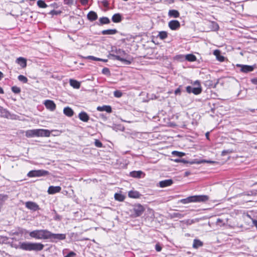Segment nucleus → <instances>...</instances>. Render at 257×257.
Instances as JSON below:
<instances>
[{
  "label": "nucleus",
  "mask_w": 257,
  "mask_h": 257,
  "mask_svg": "<svg viewBox=\"0 0 257 257\" xmlns=\"http://www.w3.org/2000/svg\"><path fill=\"white\" fill-rule=\"evenodd\" d=\"M112 52H114L116 54V55L117 56H118L120 58H124V57H125L126 56H127L126 52L124 50H123L122 49H115V50H112Z\"/></svg>",
  "instance_id": "5701e85b"
},
{
  "label": "nucleus",
  "mask_w": 257,
  "mask_h": 257,
  "mask_svg": "<svg viewBox=\"0 0 257 257\" xmlns=\"http://www.w3.org/2000/svg\"><path fill=\"white\" fill-rule=\"evenodd\" d=\"M76 253L73 251H70L65 257H75Z\"/></svg>",
  "instance_id": "5fc2aeb1"
},
{
  "label": "nucleus",
  "mask_w": 257,
  "mask_h": 257,
  "mask_svg": "<svg viewBox=\"0 0 257 257\" xmlns=\"http://www.w3.org/2000/svg\"><path fill=\"white\" fill-rule=\"evenodd\" d=\"M61 188L60 186H50L48 189V193L49 194H54L60 192Z\"/></svg>",
  "instance_id": "dca6fc26"
},
{
  "label": "nucleus",
  "mask_w": 257,
  "mask_h": 257,
  "mask_svg": "<svg viewBox=\"0 0 257 257\" xmlns=\"http://www.w3.org/2000/svg\"><path fill=\"white\" fill-rule=\"evenodd\" d=\"M174 217H178L179 218H183L184 216V215L180 213H174L173 214Z\"/></svg>",
  "instance_id": "3c124183"
},
{
  "label": "nucleus",
  "mask_w": 257,
  "mask_h": 257,
  "mask_svg": "<svg viewBox=\"0 0 257 257\" xmlns=\"http://www.w3.org/2000/svg\"><path fill=\"white\" fill-rule=\"evenodd\" d=\"M190 174V172L186 171V172H185V176H189Z\"/></svg>",
  "instance_id": "774afa93"
},
{
  "label": "nucleus",
  "mask_w": 257,
  "mask_h": 257,
  "mask_svg": "<svg viewBox=\"0 0 257 257\" xmlns=\"http://www.w3.org/2000/svg\"><path fill=\"white\" fill-rule=\"evenodd\" d=\"M117 32L118 31L116 29H108L102 31L101 33L103 35H111L116 34Z\"/></svg>",
  "instance_id": "a878e982"
},
{
  "label": "nucleus",
  "mask_w": 257,
  "mask_h": 257,
  "mask_svg": "<svg viewBox=\"0 0 257 257\" xmlns=\"http://www.w3.org/2000/svg\"><path fill=\"white\" fill-rule=\"evenodd\" d=\"M155 249H156L157 251L160 252V251H161L162 248V246L160 245V244L159 243H157L155 245Z\"/></svg>",
  "instance_id": "603ef678"
},
{
  "label": "nucleus",
  "mask_w": 257,
  "mask_h": 257,
  "mask_svg": "<svg viewBox=\"0 0 257 257\" xmlns=\"http://www.w3.org/2000/svg\"><path fill=\"white\" fill-rule=\"evenodd\" d=\"M211 26H212V29L213 31H217V30H218V29L219 28V26L217 24V23L216 22H212Z\"/></svg>",
  "instance_id": "c03bdc74"
},
{
  "label": "nucleus",
  "mask_w": 257,
  "mask_h": 257,
  "mask_svg": "<svg viewBox=\"0 0 257 257\" xmlns=\"http://www.w3.org/2000/svg\"><path fill=\"white\" fill-rule=\"evenodd\" d=\"M194 222H195V221L193 219L188 220L187 221V224H191L192 223H194Z\"/></svg>",
  "instance_id": "680f3d73"
},
{
  "label": "nucleus",
  "mask_w": 257,
  "mask_h": 257,
  "mask_svg": "<svg viewBox=\"0 0 257 257\" xmlns=\"http://www.w3.org/2000/svg\"><path fill=\"white\" fill-rule=\"evenodd\" d=\"M228 153V151L224 150L222 152V155L224 156Z\"/></svg>",
  "instance_id": "69168bd1"
},
{
  "label": "nucleus",
  "mask_w": 257,
  "mask_h": 257,
  "mask_svg": "<svg viewBox=\"0 0 257 257\" xmlns=\"http://www.w3.org/2000/svg\"><path fill=\"white\" fill-rule=\"evenodd\" d=\"M143 172L141 171H134L130 172V176L134 178H140L141 175L143 174Z\"/></svg>",
  "instance_id": "c756f323"
},
{
  "label": "nucleus",
  "mask_w": 257,
  "mask_h": 257,
  "mask_svg": "<svg viewBox=\"0 0 257 257\" xmlns=\"http://www.w3.org/2000/svg\"><path fill=\"white\" fill-rule=\"evenodd\" d=\"M172 154L174 156L182 157L185 155V154L183 152H178L176 151H173Z\"/></svg>",
  "instance_id": "79ce46f5"
},
{
  "label": "nucleus",
  "mask_w": 257,
  "mask_h": 257,
  "mask_svg": "<svg viewBox=\"0 0 257 257\" xmlns=\"http://www.w3.org/2000/svg\"><path fill=\"white\" fill-rule=\"evenodd\" d=\"M62 13L61 11H55L54 10H51L49 13V14L51 15L52 16L54 15H60Z\"/></svg>",
  "instance_id": "37998d69"
},
{
  "label": "nucleus",
  "mask_w": 257,
  "mask_h": 257,
  "mask_svg": "<svg viewBox=\"0 0 257 257\" xmlns=\"http://www.w3.org/2000/svg\"><path fill=\"white\" fill-rule=\"evenodd\" d=\"M37 4L38 6L41 8H46L48 7V6L43 0H38Z\"/></svg>",
  "instance_id": "c9c22d12"
},
{
  "label": "nucleus",
  "mask_w": 257,
  "mask_h": 257,
  "mask_svg": "<svg viewBox=\"0 0 257 257\" xmlns=\"http://www.w3.org/2000/svg\"><path fill=\"white\" fill-rule=\"evenodd\" d=\"M9 197L8 195L6 194H0V203H1L3 205L5 201H6L8 199Z\"/></svg>",
  "instance_id": "ea45409f"
},
{
  "label": "nucleus",
  "mask_w": 257,
  "mask_h": 257,
  "mask_svg": "<svg viewBox=\"0 0 257 257\" xmlns=\"http://www.w3.org/2000/svg\"><path fill=\"white\" fill-rule=\"evenodd\" d=\"M101 4L105 8H108L109 7V3L107 0H102Z\"/></svg>",
  "instance_id": "8fccbe9b"
},
{
  "label": "nucleus",
  "mask_w": 257,
  "mask_h": 257,
  "mask_svg": "<svg viewBox=\"0 0 257 257\" xmlns=\"http://www.w3.org/2000/svg\"><path fill=\"white\" fill-rule=\"evenodd\" d=\"M252 223L253 225L256 227L257 229V220H253L252 221Z\"/></svg>",
  "instance_id": "0e129e2a"
},
{
  "label": "nucleus",
  "mask_w": 257,
  "mask_h": 257,
  "mask_svg": "<svg viewBox=\"0 0 257 257\" xmlns=\"http://www.w3.org/2000/svg\"><path fill=\"white\" fill-rule=\"evenodd\" d=\"M44 245L39 242H20L19 248L26 251H39L43 249Z\"/></svg>",
  "instance_id": "f257e3e1"
},
{
  "label": "nucleus",
  "mask_w": 257,
  "mask_h": 257,
  "mask_svg": "<svg viewBox=\"0 0 257 257\" xmlns=\"http://www.w3.org/2000/svg\"><path fill=\"white\" fill-rule=\"evenodd\" d=\"M169 28L173 31L180 29L181 25L180 22L177 20H171L168 23Z\"/></svg>",
  "instance_id": "9b49d317"
},
{
  "label": "nucleus",
  "mask_w": 257,
  "mask_h": 257,
  "mask_svg": "<svg viewBox=\"0 0 257 257\" xmlns=\"http://www.w3.org/2000/svg\"><path fill=\"white\" fill-rule=\"evenodd\" d=\"M63 113L65 115L68 117H72L74 114V111L70 107L67 106L64 107Z\"/></svg>",
  "instance_id": "b1692460"
},
{
  "label": "nucleus",
  "mask_w": 257,
  "mask_h": 257,
  "mask_svg": "<svg viewBox=\"0 0 257 257\" xmlns=\"http://www.w3.org/2000/svg\"><path fill=\"white\" fill-rule=\"evenodd\" d=\"M102 73L106 76H109L111 75V73L109 68L104 67L102 70Z\"/></svg>",
  "instance_id": "a19ab883"
},
{
  "label": "nucleus",
  "mask_w": 257,
  "mask_h": 257,
  "mask_svg": "<svg viewBox=\"0 0 257 257\" xmlns=\"http://www.w3.org/2000/svg\"><path fill=\"white\" fill-rule=\"evenodd\" d=\"M108 57L113 60H117L120 61L126 64H130L131 63V62L130 61L126 60L125 58H120L118 56H117L116 54H109L108 55Z\"/></svg>",
  "instance_id": "f8f14e48"
},
{
  "label": "nucleus",
  "mask_w": 257,
  "mask_h": 257,
  "mask_svg": "<svg viewBox=\"0 0 257 257\" xmlns=\"http://www.w3.org/2000/svg\"><path fill=\"white\" fill-rule=\"evenodd\" d=\"M209 199V196L206 195H194L181 199L180 202L183 204H187L190 202H205Z\"/></svg>",
  "instance_id": "7ed1b4c3"
},
{
  "label": "nucleus",
  "mask_w": 257,
  "mask_h": 257,
  "mask_svg": "<svg viewBox=\"0 0 257 257\" xmlns=\"http://www.w3.org/2000/svg\"><path fill=\"white\" fill-rule=\"evenodd\" d=\"M66 238V234L63 233H53L49 231L48 239H50L52 242H57L59 240H64Z\"/></svg>",
  "instance_id": "39448f33"
},
{
  "label": "nucleus",
  "mask_w": 257,
  "mask_h": 257,
  "mask_svg": "<svg viewBox=\"0 0 257 257\" xmlns=\"http://www.w3.org/2000/svg\"><path fill=\"white\" fill-rule=\"evenodd\" d=\"M49 6L54 9H57L59 7V5L58 3H53L49 5Z\"/></svg>",
  "instance_id": "864d4df0"
},
{
  "label": "nucleus",
  "mask_w": 257,
  "mask_h": 257,
  "mask_svg": "<svg viewBox=\"0 0 257 257\" xmlns=\"http://www.w3.org/2000/svg\"><path fill=\"white\" fill-rule=\"evenodd\" d=\"M51 132L48 130L34 129L28 130L26 132V136L28 138L33 137H49Z\"/></svg>",
  "instance_id": "f03ea898"
},
{
  "label": "nucleus",
  "mask_w": 257,
  "mask_h": 257,
  "mask_svg": "<svg viewBox=\"0 0 257 257\" xmlns=\"http://www.w3.org/2000/svg\"><path fill=\"white\" fill-rule=\"evenodd\" d=\"M110 23V20L108 17H102L99 19L98 21L95 23L96 25L99 26H103V25L109 24Z\"/></svg>",
  "instance_id": "ddd939ff"
},
{
  "label": "nucleus",
  "mask_w": 257,
  "mask_h": 257,
  "mask_svg": "<svg viewBox=\"0 0 257 257\" xmlns=\"http://www.w3.org/2000/svg\"><path fill=\"white\" fill-rule=\"evenodd\" d=\"M69 82L70 85L74 88L77 89L79 88L80 86V82L76 80L70 79L69 80Z\"/></svg>",
  "instance_id": "7c9ffc66"
},
{
  "label": "nucleus",
  "mask_w": 257,
  "mask_h": 257,
  "mask_svg": "<svg viewBox=\"0 0 257 257\" xmlns=\"http://www.w3.org/2000/svg\"><path fill=\"white\" fill-rule=\"evenodd\" d=\"M44 104L46 107L51 111H54L56 109V104L52 100H47L45 101Z\"/></svg>",
  "instance_id": "4468645a"
},
{
  "label": "nucleus",
  "mask_w": 257,
  "mask_h": 257,
  "mask_svg": "<svg viewBox=\"0 0 257 257\" xmlns=\"http://www.w3.org/2000/svg\"><path fill=\"white\" fill-rule=\"evenodd\" d=\"M185 92L189 94L193 93L194 95H198L202 91V88L198 87H191L190 86L185 87Z\"/></svg>",
  "instance_id": "1a4fd4ad"
},
{
  "label": "nucleus",
  "mask_w": 257,
  "mask_h": 257,
  "mask_svg": "<svg viewBox=\"0 0 257 257\" xmlns=\"http://www.w3.org/2000/svg\"><path fill=\"white\" fill-rule=\"evenodd\" d=\"M251 82L257 85V78H253L251 80Z\"/></svg>",
  "instance_id": "bf43d9fd"
},
{
  "label": "nucleus",
  "mask_w": 257,
  "mask_h": 257,
  "mask_svg": "<svg viewBox=\"0 0 257 257\" xmlns=\"http://www.w3.org/2000/svg\"><path fill=\"white\" fill-rule=\"evenodd\" d=\"M96 109L99 111H106L107 113L112 112L111 107L110 105L99 106L97 107Z\"/></svg>",
  "instance_id": "4be33fe9"
},
{
  "label": "nucleus",
  "mask_w": 257,
  "mask_h": 257,
  "mask_svg": "<svg viewBox=\"0 0 257 257\" xmlns=\"http://www.w3.org/2000/svg\"><path fill=\"white\" fill-rule=\"evenodd\" d=\"M191 87L202 88L200 81L196 80L193 82H191V85H189Z\"/></svg>",
  "instance_id": "4c0bfd02"
},
{
  "label": "nucleus",
  "mask_w": 257,
  "mask_h": 257,
  "mask_svg": "<svg viewBox=\"0 0 257 257\" xmlns=\"http://www.w3.org/2000/svg\"><path fill=\"white\" fill-rule=\"evenodd\" d=\"M122 95V93L119 90H116L114 91V96H121Z\"/></svg>",
  "instance_id": "6e6d98bb"
},
{
  "label": "nucleus",
  "mask_w": 257,
  "mask_h": 257,
  "mask_svg": "<svg viewBox=\"0 0 257 257\" xmlns=\"http://www.w3.org/2000/svg\"><path fill=\"white\" fill-rule=\"evenodd\" d=\"M173 183V181L172 179H167L160 181L159 182V185L160 187L164 188L171 186Z\"/></svg>",
  "instance_id": "412c9836"
},
{
  "label": "nucleus",
  "mask_w": 257,
  "mask_h": 257,
  "mask_svg": "<svg viewBox=\"0 0 257 257\" xmlns=\"http://www.w3.org/2000/svg\"><path fill=\"white\" fill-rule=\"evenodd\" d=\"M95 146L98 148H101L102 147V144L100 141L98 140H95L94 142Z\"/></svg>",
  "instance_id": "09e8293b"
},
{
  "label": "nucleus",
  "mask_w": 257,
  "mask_h": 257,
  "mask_svg": "<svg viewBox=\"0 0 257 257\" xmlns=\"http://www.w3.org/2000/svg\"><path fill=\"white\" fill-rule=\"evenodd\" d=\"M87 18L90 22H93L97 19L98 16L96 12L94 11H90L88 13Z\"/></svg>",
  "instance_id": "6ab92c4d"
},
{
  "label": "nucleus",
  "mask_w": 257,
  "mask_h": 257,
  "mask_svg": "<svg viewBox=\"0 0 257 257\" xmlns=\"http://www.w3.org/2000/svg\"><path fill=\"white\" fill-rule=\"evenodd\" d=\"M25 206L28 209L36 211L40 209L39 205L35 202L32 201H27L25 203Z\"/></svg>",
  "instance_id": "9d476101"
},
{
  "label": "nucleus",
  "mask_w": 257,
  "mask_h": 257,
  "mask_svg": "<svg viewBox=\"0 0 257 257\" xmlns=\"http://www.w3.org/2000/svg\"><path fill=\"white\" fill-rule=\"evenodd\" d=\"M203 245V243L202 241L197 239H194L192 245L194 248L197 249L199 247L202 246Z\"/></svg>",
  "instance_id": "c85d7f7f"
},
{
  "label": "nucleus",
  "mask_w": 257,
  "mask_h": 257,
  "mask_svg": "<svg viewBox=\"0 0 257 257\" xmlns=\"http://www.w3.org/2000/svg\"><path fill=\"white\" fill-rule=\"evenodd\" d=\"M213 54L216 56V59L220 62H223L225 60V57L220 54V52L218 50H215Z\"/></svg>",
  "instance_id": "cd10ccee"
},
{
  "label": "nucleus",
  "mask_w": 257,
  "mask_h": 257,
  "mask_svg": "<svg viewBox=\"0 0 257 257\" xmlns=\"http://www.w3.org/2000/svg\"><path fill=\"white\" fill-rule=\"evenodd\" d=\"M145 211V208L140 204H135L133 205L131 211L134 212L135 217H139L143 214Z\"/></svg>",
  "instance_id": "0eeeda50"
},
{
  "label": "nucleus",
  "mask_w": 257,
  "mask_h": 257,
  "mask_svg": "<svg viewBox=\"0 0 257 257\" xmlns=\"http://www.w3.org/2000/svg\"><path fill=\"white\" fill-rule=\"evenodd\" d=\"M122 19L123 17L122 15L119 13L114 14L111 18L112 21L115 23H118L121 22Z\"/></svg>",
  "instance_id": "aec40b11"
},
{
  "label": "nucleus",
  "mask_w": 257,
  "mask_h": 257,
  "mask_svg": "<svg viewBox=\"0 0 257 257\" xmlns=\"http://www.w3.org/2000/svg\"><path fill=\"white\" fill-rule=\"evenodd\" d=\"M64 4L68 6H71L74 3V0H63Z\"/></svg>",
  "instance_id": "a18cd8bd"
},
{
  "label": "nucleus",
  "mask_w": 257,
  "mask_h": 257,
  "mask_svg": "<svg viewBox=\"0 0 257 257\" xmlns=\"http://www.w3.org/2000/svg\"><path fill=\"white\" fill-rule=\"evenodd\" d=\"M185 59L189 62H194L196 60V57L193 54H187L185 56Z\"/></svg>",
  "instance_id": "2f4dec72"
},
{
  "label": "nucleus",
  "mask_w": 257,
  "mask_h": 257,
  "mask_svg": "<svg viewBox=\"0 0 257 257\" xmlns=\"http://www.w3.org/2000/svg\"><path fill=\"white\" fill-rule=\"evenodd\" d=\"M222 219H220V218H218L216 220V223L218 224V225H220V223H221L222 222Z\"/></svg>",
  "instance_id": "052dcab7"
},
{
  "label": "nucleus",
  "mask_w": 257,
  "mask_h": 257,
  "mask_svg": "<svg viewBox=\"0 0 257 257\" xmlns=\"http://www.w3.org/2000/svg\"><path fill=\"white\" fill-rule=\"evenodd\" d=\"M49 174L48 171L44 170H32L30 171L27 176L29 177H38L41 176H45Z\"/></svg>",
  "instance_id": "423d86ee"
},
{
  "label": "nucleus",
  "mask_w": 257,
  "mask_h": 257,
  "mask_svg": "<svg viewBox=\"0 0 257 257\" xmlns=\"http://www.w3.org/2000/svg\"><path fill=\"white\" fill-rule=\"evenodd\" d=\"M78 118L83 122H87L90 117L86 112L81 111L78 114Z\"/></svg>",
  "instance_id": "f3484780"
},
{
  "label": "nucleus",
  "mask_w": 257,
  "mask_h": 257,
  "mask_svg": "<svg viewBox=\"0 0 257 257\" xmlns=\"http://www.w3.org/2000/svg\"><path fill=\"white\" fill-rule=\"evenodd\" d=\"M12 90L15 93H18L20 92L21 89H20V88L15 86H13L12 87Z\"/></svg>",
  "instance_id": "de8ad7c7"
},
{
  "label": "nucleus",
  "mask_w": 257,
  "mask_h": 257,
  "mask_svg": "<svg viewBox=\"0 0 257 257\" xmlns=\"http://www.w3.org/2000/svg\"><path fill=\"white\" fill-rule=\"evenodd\" d=\"M81 4L85 6L87 5L88 1V0H80Z\"/></svg>",
  "instance_id": "4d7b16f0"
},
{
  "label": "nucleus",
  "mask_w": 257,
  "mask_h": 257,
  "mask_svg": "<svg viewBox=\"0 0 257 257\" xmlns=\"http://www.w3.org/2000/svg\"><path fill=\"white\" fill-rule=\"evenodd\" d=\"M182 162V163H183L184 164L189 163V164H191L190 162H191V161H187V160H185L184 159H181V162Z\"/></svg>",
  "instance_id": "13d9d810"
},
{
  "label": "nucleus",
  "mask_w": 257,
  "mask_h": 257,
  "mask_svg": "<svg viewBox=\"0 0 257 257\" xmlns=\"http://www.w3.org/2000/svg\"><path fill=\"white\" fill-rule=\"evenodd\" d=\"M11 246L13 247H14V248H19V245H17V244H12L11 245Z\"/></svg>",
  "instance_id": "e2e57ef3"
},
{
  "label": "nucleus",
  "mask_w": 257,
  "mask_h": 257,
  "mask_svg": "<svg viewBox=\"0 0 257 257\" xmlns=\"http://www.w3.org/2000/svg\"><path fill=\"white\" fill-rule=\"evenodd\" d=\"M0 116L1 117L11 119L13 118L11 114L8 110L2 107H1L0 109Z\"/></svg>",
  "instance_id": "2eb2a0df"
},
{
  "label": "nucleus",
  "mask_w": 257,
  "mask_h": 257,
  "mask_svg": "<svg viewBox=\"0 0 257 257\" xmlns=\"http://www.w3.org/2000/svg\"><path fill=\"white\" fill-rule=\"evenodd\" d=\"M16 62L22 68L27 66V60L26 58L20 57L16 59Z\"/></svg>",
  "instance_id": "a211bd4d"
},
{
  "label": "nucleus",
  "mask_w": 257,
  "mask_h": 257,
  "mask_svg": "<svg viewBox=\"0 0 257 257\" xmlns=\"http://www.w3.org/2000/svg\"><path fill=\"white\" fill-rule=\"evenodd\" d=\"M205 136L206 137V138L209 140V132H207L206 134H205Z\"/></svg>",
  "instance_id": "338daca9"
},
{
  "label": "nucleus",
  "mask_w": 257,
  "mask_h": 257,
  "mask_svg": "<svg viewBox=\"0 0 257 257\" xmlns=\"http://www.w3.org/2000/svg\"><path fill=\"white\" fill-rule=\"evenodd\" d=\"M213 162H214L211 161H208V160H202L199 161H196L195 160H193L192 162H190V163L191 164H199L203 163H213Z\"/></svg>",
  "instance_id": "e433bc0d"
},
{
  "label": "nucleus",
  "mask_w": 257,
  "mask_h": 257,
  "mask_svg": "<svg viewBox=\"0 0 257 257\" xmlns=\"http://www.w3.org/2000/svg\"><path fill=\"white\" fill-rule=\"evenodd\" d=\"M128 196L132 198H139L141 194L137 191H130L128 192Z\"/></svg>",
  "instance_id": "bb28decb"
},
{
  "label": "nucleus",
  "mask_w": 257,
  "mask_h": 257,
  "mask_svg": "<svg viewBox=\"0 0 257 257\" xmlns=\"http://www.w3.org/2000/svg\"><path fill=\"white\" fill-rule=\"evenodd\" d=\"M181 92H185V87L180 85L179 87L175 90V94L176 95H181Z\"/></svg>",
  "instance_id": "f704fd0d"
},
{
  "label": "nucleus",
  "mask_w": 257,
  "mask_h": 257,
  "mask_svg": "<svg viewBox=\"0 0 257 257\" xmlns=\"http://www.w3.org/2000/svg\"><path fill=\"white\" fill-rule=\"evenodd\" d=\"M236 67L240 68V71L244 73H247L253 71L255 68L254 65L251 66L243 64H237Z\"/></svg>",
  "instance_id": "6e6552de"
},
{
  "label": "nucleus",
  "mask_w": 257,
  "mask_h": 257,
  "mask_svg": "<svg viewBox=\"0 0 257 257\" xmlns=\"http://www.w3.org/2000/svg\"><path fill=\"white\" fill-rule=\"evenodd\" d=\"M168 33L166 31H161L159 33L157 38H159L161 40H164L167 38Z\"/></svg>",
  "instance_id": "473e14b6"
},
{
  "label": "nucleus",
  "mask_w": 257,
  "mask_h": 257,
  "mask_svg": "<svg viewBox=\"0 0 257 257\" xmlns=\"http://www.w3.org/2000/svg\"><path fill=\"white\" fill-rule=\"evenodd\" d=\"M48 233L47 229L35 230L30 232L29 235L37 239H48Z\"/></svg>",
  "instance_id": "20e7f679"
},
{
  "label": "nucleus",
  "mask_w": 257,
  "mask_h": 257,
  "mask_svg": "<svg viewBox=\"0 0 257 257\" xmlns=\"http://www.w3.org/2000/svg\"><path fill=\"white\" fill-rule=\"evenodd\" d=\"M168 16L170 18H177L180 16L178 11L176 10H170L168 12Z\"/></svg>",
  "instance_id": "393cba45"
},
{
  "label": "nucleus",
  "mask_w": 257,
  "mask_h": 257,
  "mask_svg": "<svg viewBox=\"0 0 257 257\" xmlns=\"http://www.w3.org/2000/svg\"><path fill=\"white\" fill-rule=\"evenodd\" d=\"M86 59H89L92 61H99L102 60V59L101 58H97L93 56H88L86 57Z\"/></svg>",
  "instance_id": "49530a36"
},
{
  "label": "nucleus",
  "mask_w": 257,
  "mask_h": 257,
  "mask_svg": "<svg viewBox=\"0 0 257 257\" xmlns=\"http://www.w3.org/2000/svg\"><path fill=\"white\" fill-rule=\"evenodd\" d=\"M114 198L117 201H123L125 199V196L120 193H115L114 194Z\"/></svg>",
  "instance_id": "72a5a7b5"
},
{
  "label": "nucleus",
  "mask_w": 257,
  "mask_h": 257,
  "mask_svg": "<svg viewBox=\"0 0 257 257\" xmlns=\"http://www.w3.org/2000/svg\"><path fill=\"white\" fill-rule=\"evenodd\" d=\"M18 79L20 81H21L24 83H27V82L28 81V78L26 76H25L23 75H20L19 76H18Z\"/></svg>",
  "instance_id": "58836bf2"
}]
</instances>
